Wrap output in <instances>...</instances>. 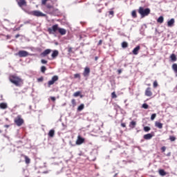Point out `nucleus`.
<instances>
[{
    "instance_id": "obj_1",
    "label": "nucleus",
    "mask_w": 177,
    "mask_h": 177,
    "mask_svg": "<svg viewBox=\"0 0 177 177\" xmlns=\"http://www.w3.org/2000/svg\"><path fill=\"white\" fill-rule=\"evenodd\" d=\"M9 80L15 86H21L24 84L23 79L16 75H10Z\"/></svg>"
},
{
    "instance_id": "obj_2",
    "label": "nucleus",
    "mask_w": 177,
    "mask_h": 177,
    "mask_svg": "<svg viewBox=\"0 0 177 177\" xmlns=\"http://www.w3.org/2000/svg\"><path fill=\"white\" fill-rule=\"evenodd\" d=\"M150 12V8H145L143 7H140L138 8V13L140 15L141 17H146Z\"/></svg>"
},
{
    "instance_id": "obj_3",
    "label": "nucleus",
    "mask_w": 177,
    "mask_h": 177,
    "mask_svg": "<svg viewBox=\"0 0 177 177\" xmlns=\"http://www.w3.org/2000/svg\"><path fill=\"white\" fill-rule=\"evenodd\" d=\"M41 5L46 6L47 9H53V1L52 0H41Z\"/></svg>"
},
{
    "instance_id": "obj_4",
    "label": "nucleus",
    "mask_w": 177,
    "mask_h": 177,
    "mask_svg": "<svg viewBox=\"0 0 177 177\" xmlns=\"http://www.w3.org/2000/svg\"><path fill=\"white\" fill-rule=\"evenodd\" d=\"M14 122H15V124H16V125L17 127H21V125H23V124H24V120L23 118H21V115H18L15 118Z\"/></svg>"
},
{
    "instance_id": "obj_5",
    "label": "nucleus",
    "mask_w": 177,
    "mask_h": 177,
    "mask_svg": "<svg viewBox=\"0 0 177 177\" xmlns=\"http://www.w3.org/2000/svg\"><path fill=\"white\" fill-rule=\"evenodd\" d=\"M59 25L55 24V25H53L51 28H48V32L49 34H56V32L59 31Z\"/></svg>"
},
{
    "instance_id": "obj_6",
    "label": "nucleus",
    "mask_w": 177,
    "mask_h": 177,
    "mask_svg": "<svg viewBox=\"0 0 177 177\" xmlns=\"http://www.w3.org/2000/svg\"><path fill=\"white\" fill-rule=\"evenodd\" d=\"M30 15L32 16H36V17H45L46 15L42 13V12H40L39 10H34L30 12Z\"/></svg>"
},
{
    "instance_id": "obj_7",
    "label": "nucleus",
    "mask_w": 177,
    "mask_h": 177,
    "mask_svg": "<svg viewBox=\"0 0 177 177\" xmlns=\"http://www.w3.org/2000/svg\"><path fill=\"white\" fill-rule=\"evenodd\" d=\"M56 81H59V76L54 75L52 77L51 80L48 81V87L50 88V86L53 85L56 82Z\"/></svg>"
},
{
    "instance_id": "obj_8",
    "label": "nucleus",
    "mask_w": 177,
    "mask_h": 177,
    "mask_svg": "<svg viewBox=\"0 0 177 177\" xmlns=\"http://www.w3.org/2000/svg\"><path fill=\"white\" fill-rule=\"evenodd\" d=\"M84 142H85V138H83L82 137H81V136H78L77 139L76 140V145H77V146H80Z\"/></svg>"
},
{
    "instance_id": "obj_9",
    "label": "nucleus",
    "mask_w": 177,
    "mask_h": 177,
    "mask_svg": "<svg viewBox=\"0 0 177 177\" xmlns=\"http://www.w3.org/2000/svg\"><path fill=\"white\" fill-rule=\"evenodd\" d=\"M28 55H29L28 52L26 50H19L18 52V56H19V57H27Z\"/></svg>"
},
{
    "instance_id": "obj_10",
    "label": "nucleus",
    "mask_w": 177,
    "mask_h": 177,
    "mask_svg": "<svg viewBox=\"0 0 177 177\" xmlns=\"http://www.w3.org/2000/svg\"><path fill=\"white\" fill-rule=\"evenodd\" d=\"M19 8H23V6H27V1L26 0H16Z\"/></svg>"
},
{
    "instance_id": "obj_11",
    "label": "nucleus",
    "mask_w": 177,
    "mask_h": 177,
    "mask_svg": "<svg viewBox=\"0 0 177 177\" xmlns=\"http://www.w3.org/2000/svg\"><path fill=\"white\" fill-rule=\"evenodd\" d=\"M145 96H147L148 97L153 96V91H151V88L150 87L147 88L145 90Z\"/></svg>"
},
{
    "instance_id": "obj_12",
    "label": "nucleus",
    "mask_w": 177,
    "mask_h": 177,
    "mask_svg": "<svg viewBox=\"0 0 177 177\" xmlns=\"http://www.w3.org/2000/svg\"><path fill=\"white\" fill-rule=\"evenodd\" d=\"M52 52L51 49H46L43 53H41L40 54V55L41 56V57H46V56H48V55H50V53Z\"/></svg>"
},
{
    "instance_id": "obj_13",
    "label": "nucleus",
    "mask_w": 177,
    "mask_h": 177,
    "mask_svg": "<svg viewBox=\"0 0 177 177\" xmlns=\"http://www.w3.org/2000/svg\"><path fill=\"white\" fill-rule=\"evenodd\" d=\"M58 56H59V50H54L53 51V53L51 54V58L50 59V60H54V59H55Z\"/></svg>"
},
{
    "instance_id": "obj_14",
    "label": "nucleus",
    "mask_w": 177,
    "mask_h": 177,
    "mask_svg": "<svg viewBox=\"0 0 177 177\" xmlns=\"http://www.w3.org/2000/svg\"><path fill=\"white\" fill-rule=\"evenodd\" d=\"M89 74H91V68H89V67L84 68L83 73L84 77H89Z\"/></svg>"
},
{
    "instance_id": "obj_15",
    "label": "nucleus",
    "mask_w": 177,
    "mask_h": 177,
    "mask_svg": "<svg viewBox=\"0 0 177 177\" xmlns=\"http://www.w3.org/2000/svg\"><path fill=\"white\" fill-rule=\"evenodd\" d=\"M58 32L61 35H66V34H67V30L66 29L63 28H59Z\"/></svg>"
},
{
    "instance_id": "obj_16",
    "label": "nucleus",
    "mask_w": 177,
    "mask_h": 177,
    "mask_svg": "<svg viewBox=\"0 0 177 177\" xmlns=\"http://www.w3.org/2000/svg\"><path fill=\"white\" fill-rule=\"evenodd\" d=\"M175 24V19L171 18L169 21H167V26L169 27H174V25Z\"/></svg>"
},
{
    "instance_id": "obj_17",
    "label": "nucleus",
    "mask_w": 177,
    "mask_h": 177,
    "mask_svg": "<svg viewBox=\"0 0 177 177\" xmlns=\"http://www.w3.org/2000/svg\"><path fill=\"white\" fill-rule=\"evenodd\" d=\"M129 127L131 129H133L134 128H136V121L135 120H132L131 122H130Z\"/></svg>"
},
{
    "instance_id": "obj_18",
    "label": "nucleus",
    "mask_w": 177,
    "mask_h": 177,
    "mask_svg": "<svg viewBox=\"0 0 177 177\" xmlns=\"http://www.w3.org/2000/svg\"><path fill=\"white\" fill-rule=\"evenodd\" d=\"M139 50H140V46H137L132 51L133 55H138V53H139Z\"/></svg>"
},
{
    "instance_id": "obj_19",
    "label": "nucleus",
    "mask_w": 177,
    "mask_h": 177,
    "mask_svg": "<svg viewBox=\"0 0 177 177\" xmlns=\"http://www.w3.org/2000/svg\"><path fill=\"white\" fill-rule=\"evenodd\" d=\"M143 138L145 140H150L153 138V135L151 133H147L144 135Z\"/></svg>"
},
{
    "instance_id": "obj_20",
    "label": "nucleus",
    "mask_w": 177,
    "mask_h": 177,
    "mask_svg": "<svg viewBox=\"0 0 177 177\" xmlns=\"http://www.w3.org/2000/svg\"><path fill=\"white\" fill-rule=\"evenodd\" d=\"M22 157L24 158L26 164H30L31 162V159H30L28 156L26 155H22Z\"/></svg>"
},
{
    "instance_id": "obj_21",
    "label": "nucleus",
    "mask_w": 177,
    "mask_h": 177,
    "mask_svg": "<svg viewBox=\"0 0 177 177\" xmlns=\"http://www.w3.org/2000/svg\"><path fill=\"white\" fill-rule=\"evenodd\" d=\"M158 173L160 176H165V175H167V171L162 169H159Z\"/></svg>"
},
{
    "instance_id": "obj_22",
    "label": "nucleus",
    "mask_w": 177,
    "mask_h": 177,
    "mask_svg": "<svg viewBox=\"0 0 177 177\" xmlns=\"http://www.w3.org/2000/svg\"><path fill=\"white\" fill-rule=\"evenodd\" d=\"M155 127H156V128H158L159 129H162V123L160 122H156Z\"/></svg>"
},
{
    "instance_id": "obj_23",
    "label": "nucleus",
    "mask_w": 177,
    "mask_h": 177,
    "mask_svg": "<svg viewBox=\"0 0 177 177\" xmlns=\"http://www.w3.org/2000/svg\"><path fill=\"white\" fill-rule=\"evenodd\" d=\"M7 107H8V104L5 102L0 103V109H1L2 110L6 109Z\"/></svg>"
},
{
    "instance_id": "obj_24",
    "label": "nucleus",
    "mask_w": 177,
    "mask_h": 177,
    "mask_svg": "<svg viewBox=\"0 0 177 177\" xmlns=\"http://www.w3.org/2000/svg\"><path fill=\"white\" fill-rule=\"evenodd\" d=\"M157 22L160 23V24H162V23H164V17H159L158 19H157Z\"/></svg>"
},
{
    "instance_id": "obj_25",
    "label": "nucleus",
    "mask_w": 177,
    "mask_h": 177,
    "mask_svg": "<svg viewBox=\"0 0 177 177\" xmlns=\"http://www.w3.org/2000/svg\"><path fill=\"white\" fill-rule=\"evenodd\" d=\"M48 136L50 138H53V136H55V130L53 129L50 130L48 132Z\"/></svg>"
},
{
    "instance_id": "obj_26",
    "label": "nucleus",
    "mask_w": 177,
    "mask_h": 177,
    "mask_svg": "<svg viewBox=\"0 0 177 177\" xmlns=\"http://www.w3.org/2000/svg\"><path fill=\"white\" fill-rule=\"evenodd\" d=\"M170 59H171V62H176V60H177L176 55L175 54H171L170 55Z\"/></svg>"
},
{
    "instance_id": "obj_27",
    "label": "nucleus",
    "mask_w": 177,
    "mask_h": 177,
    "mask_svg": "<svg viewBox=\"0 0 177 177\" xmlns=\"http://www.w3.org/2000/svg\"><path fill=\"white\" fill-rule=\"evenodd\" d=\"M171 68L174 73L177 74V64H173Z\"/></svg>"
},
{
    "instance_id": "obj_28",
    "label": "nucleus",
    "mask_w": 177,
    "mask_h": 177,
    "mask_svg": "<svg viewBox=\"0 0 177 177\" xmlns=\"http://www.w3.org/2000/svg\"><path fill=\"white\" fill-rule=\"evenodd\" d=\"M84 107H85V105H84V104H81L77 108L78 111H82Z\"/></svg>"
},
{
    "instance_id": "obj_29",
    "label": "nucleus",
    "mask_w": 177,
    "mask_h": 177,
    "mask_svg": "<svg viewBox=\"0 0 177 177\" xmlns=\"http://www.w3.org/2000/svg\"><path fill=\"white\" fill-rule=\"evenodd\" d=\"M131 16L133 19H136V17H138V15L136 14V10H133L131 12Z\"/></svg>"
},
{
    "instance_id": "obj_30",
    "label": "nucleus",
    "mask_w": 177,
    "mask_h": 177,
    "mask_svg": "<svg viewBox=\"0 0 177 177\" xmlns=\"http://www.w3.org/2000/svg\"><path fill=\"white\" fill-rule=\"evenodd\" d=\"M122 48H128V43L127 41H123L122 43Z\"/></svg>"
},
{
    "instance_id": "obj_31",
    "label": "nucleus",
    "mask_w": 177,
    "mask_h": 177,
    "mask_svg": "<svg viewBox=\"0 0 177 177\" xmlns=\"http://www.w3.org/2000/svg\"><path fill=\"white\" fill-rule=\"evenodd\" d=\"M169 140L171 142H175L176 140V137H175L174 136H169Z\"/></svg>"
},
{
    "instance_id": "obj_32",
    "label": "nucleus",
    "mask_w": 177,
    "mask_h": 177,
    "mask_svg": "<svg viewBox=\"0 0 177 177\" xmlns=\"http://www.w3.org/2000/svg\"><path fill=\"white\" fill-rule=\"evenodd\" d=\"M81 95V91H76L75 93H73V96L75 97H77V96H80Z\"/></svg>"
},
{
    "instance_id": "obj_33",
    "label": "nucleus",
    "mask_w": 177,
    "mask_h": 177,
    "mask_svg": "<svg viewBox=\"0 0 177 177\" xmlns=\"http://www.w3.org/2000/svg\"><path fill=\"white\" fill-rule=\"evenodd\" d=\"M45 71H46V66H42L41 67V72L43 73H45Z\"/></svg>"
},
{
    "instance_id": "obj_34",
    "label": "nucleus",
    "mask_w": 177,
    "mask_h": 177,
    "mask_svg": "<svg viewBox=\"0 0 177 177\" xmlns=\"http://www.w3.org/2000/svg\"><path fill=\"white\" fill-rule=\"evenodd\" d=\"M111 98L112 99H117V94H115V92L113 91L112 93H111Z\"/></svg>"
},
{
    "instance_id": "obj_35",
    "label": "nucleus",
    "mask_w": 177,
    "mask_h": 177,
    "mask_svg": "<svg viewBox=\"0 0 177 177\" xmlns=\"http://www.w3.org/2000/svg\"><path fill=\"white\" fill-rule=\"evenodd\" d=\"M71 104L73 105V107H75V106H77V102H75V99H73L71 100Z\"/></svg>"
},
{
    "instance_id": "obj_36",
    "label": "nucleus",
    "mask_w": 177,
    "mask_h": 177,
    "mask_svg": "<svg viewBox=\"0 0 177 177\" xmlns=\"http://www.w3.org/2000/svg\"><path fill=\"white\" fill-rule=\"evenodd\" d=\"M156 117H157V114H156V113L152 114L151 116V120L154 121V120Z\"/></svg>"
},
{
    "instance_id": "obj_37",
    "label": "nucleus",
    "mask_w": 177,
    "mask_h": 177,
    "mask_svg": "<svg viewBox=\"0 0 177 177\" xmlns=\"http://www.w3.org/2000/svg\"><path fill=\"white\" fill-rule=\"evenodd\" d=\"M74 78H79V80H81V74H80V73L75 74Z\"/></svg>"
},
{
    "instance_id": "obj_38",
    "label": "nucleus",
    "mask_w": 177,
    "mask_h": 177,
    "mask_svg": "<svg viewBox=\"0 0 177 177\" xmlns=\"http://www.w3.org/2000/svg\"><path fill=\"white\" fill-rule=\"evenodd\" d=\"M153 88H157V86H158V82H157V80H155L153 82Z\"/></svg>"
},
{
    "instance_id": "obj_39",
    "label": "nucleus",
    "mask_w": 177,
    "mask_h": 177,
    "mask_svg": "<svg viewBox=\"0 0 177 177\" xmlns=\"http://www.w3.org/2000/svg\"><path fill=\"white\" fill-rule=\"evenodd\" d=\"M142 109H145V110H147V109H149V104L145 103L142 105Z\"/></svg>"
},
{
    "instance_id": "obj_40",
    "label": "nucleus",
    "mask_w": 177,
    "mask_h": 177,
    "mask_svg": "<svg viewBox=\"0 0 177 177\" xmlns=\"http://www.w3.org/2000/svg\"><path fill=\"white\" fill-rule=\"evenodd\" d=\"M150 129H151V128H150V127H144V131H145V132H149V131H150Z\"/></svg>"
},
{
    "instance_id": "obj_41",
    "label": "nucleus",
    "mask_w": 177,
    "mask_h": 177,
    "mask_svg": "<svg viewBox=\"0 0 177 177\" xmlns=\"http://www.w3.org/2000/svg\"><path fill=\"white\" fill-rule=\"evenodd\" d=\"M162 153H164L165 151V150H167V147H162L160 149Z\"/></svg>"
},
{
    "instance_id": "obj_42",
    "label": "nucleus",
    "mask_w": 177,
    "mask_h": 177,
    "mask_svg": "<svg viewBox=\"0 0 177 177\" xmlns=\"http://www.w3.org/2000/svg\"><path fill=\"white\" fill-rule=\"evenodd\" d=\"M41 63H42V64H46V63H48V61H46L45 59H41Z\"/></svg>"
},
{
    "instance_id": "obj_43",
    "label": "nucleus",
    "mask_w": 177,
    "mask_h": 177,
    "mask_svg": "<svg viewBox=\"0 0 177 177\" xmlns=\"http://www.w3.org/2000/svg\"><path fill=\"white\" fill-rule=\"evenodd\" d=\"M38 82H42V81H44V77H41L37 79Z\"/></svg>"
},
{
    "instance_id": "obj_44",
    "label": "nucleus",
    "mask_w": 177,
    "mask_h": 177,
    "mask_svg": "<svg viewBox=\"0 0 177 177\" xmlns=\"http://www.w3.org/2000/svg\"><path fill=\"white\" fill-rule=\"evenodd\" d=\"M68 52L69 53H71V52H73V48H71V47L68 48Z\"/></svg>"
},
{
    "instance_id": "obj_45",
    "label": "nucleus",
    "mask_w": 177,
    "mask_h": 177,
    "mask_svg": "<svg viewBox=\"0 0 177 177\" xmlns=\"http://www.w3.org/2000/svg\"><path fill=\"white\" fill-rule=\"evenodd\" d=\"M50 100H51L53 102H56V97H50Z\"/></svg>"
},
{
    "instance_id": "obj_46",
    "label": "nucleus",
    "mask_w": 177,
    "mask_h": 177,
    "mask_svg": "<svg viewBox=\"0 0 177 177\" xmlns=\"http://www.w3.org/2000/svg\"><path fill=\"white\" fill-rule=\"evenodd\" d=\"M121 127H122V128H126L127 124L125 123H121Z\"/></svg>"
},
{
    "instance_id": "obj_47",
    "label": "nucleus",
    "mask_w": 177,
    "mask_h": 177,
    "mask_svg": "<svg viewBox=\"0 0 177 177\" xmlns=\"http://www.w3.org/2000/svg\"><path fill=\"white\" fill-rule=\"evenodd\" d=\"M109 15H111V16H114V11H109Z\"/></svg>"
},
{
    "instance_id": "obj_48",
    "label": "nucleus",
    "mask_w": 177,
    "mask_h": 177,
    "mask_svg": "<svg viewBox=\"0 0 177 177\" xmlns=\"http://www.w3.org/2000/svg\"><path fill=\"white\" fill-rule=\"evenodd\" d=\"M102 44H103V41L102 40H100L98 44H97L98 46L102 45Z\"/></svg>"
},
{
    "instance_id": "obj_49",
    "label": "nucleus",
    "mask_w": 177,
    "mask_h": 177,
    "mask_svg": "<svg viewBox=\"0 0 177 177\" xmlns=\"http://www.w3.org/2000/svg\"><path fill=\"white\" fill-rule=\"evenodd\" d=\"M118 74H121V73H122V71L121 69H118Z\"/></svg>"
},
{
    "instance_id": "obj_50",
    "label": "nucleus",
    "mask_w": 177,
    "mask_h": 177,
    "mask_svg": "<svg viewBox=\"0 0 177 177\" xmlns=\"http://www.w3.org/2000/svg\"><path fill=\"white\" fill-rule=\"evenodd\" d=\"M9 127H10L9 124H6V125H4V127H5V128H9Z\"/></svg>"
},
{
    "instance_id": "obj_51",
    "label": "nucleus",
    "mask_w": 177,
    "mask_h": 177,
    "mask_svg": "<svg viewBox=\"0 0 177 177\" xmlns=\"http://www.w3.org/2000/svg\"><path fill=\"white\" fill-rule=\"evenodd\" d=\"M6 38H7V39H10V35H7Z\"/></svg>"
},
{
    "instance_id": "obj_52",
    "label": "nucleus",
    "mask_w": 177,
    "mask_h": 177,
    "mask_svg": "<svg viewBox=\"0 0 177 177\" xmlns=\"http://www.w3.org/2000/svg\"><path fill=\"white\" fill-rule=\"evenodd\" d=\"M19 37H20V35L17 34V35L15 36V38H19Z\"/></svg>"
},
{
    "instance_id": "obj_53",
    "label": "nucleus",
    "mask_w": 177,
    "mask_h": 177,
    "mask_svg": "<svg viewBox=\"0 0 177 177\" xmlns=\"http://www.w3.org/2000/svg\"><path fill=\"white\" fill-rule=\"evenodd\" d=\"M69 143H70V145H71V146H75V145L71 144V142H70Z\"/></svg>"
},
{
    "instance_id": "obj_54",
    "label": "nucleus",
    "mask_w": 177,
    "mask_h": 177,
    "mask_svg": "<svg viewBox=\"0 0 177 177\" xmlns=\"http://www.w3.org/2000/svg\"><path fill=\"white\" fill-rule=\"evenodd\" d=\"M95 60H97L98 58H97V57H95Z\"/></svg>"
},
{
    "instance_id": "obj_55",
    "label": "nucleus",
    "mask_w": 177,
    "mask_h": 177,
    "mask_svg": "<svg viewBox=\"0 0 177 177\" xmlns=\"http://www.w3.org/2000/svg\"><path fill=\"white\" fill-rule=\"evenodd\" d=\"M0 133H2V131L0 130Z\"/></svg>"
},
{
    "instance_id": "obj_56",
    "label": "nucleus",
    "mask_w": 177,
    "mask_h": 177,
    "mask_svg": "<svg viewBox=\"0 0 177 177\" xmlns=\"http://www.w3.org/2000/svg\"><path fill=\"white\" fill-rule=\"evenodd\" d=\"M148 86H150V84H148Z\"/></svg>"
}]
</instances>
